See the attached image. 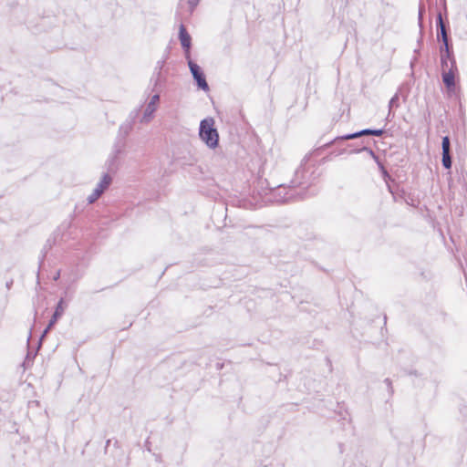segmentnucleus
Wrapping results in <instances>:
<instances>
[{
  "label": "nucleus",
  "instance_id": "1",
  "mask_svg": "<svg viewBox=\"0 0 467 467\" xmlns=\"http://www.w3.org/2000/svg\"><path fill=\"white\" fill-rule=\"evenodd\" d=\"M311 153L306 154L301 161L300 166L296 170L293 179L290 182V188H302L300 192H306V189L314 184L319 177L317 167L310 161Z\"/></svg>",
  "mask_w": 467,
  "mask_h": 467
},
{
  "label": "nucleus",
  "instance_id": "2",
  "mask_svg": "<svg viewBox=\"0 0 467 467\" xmlns=\"http://www.w3.org/2000/svg\"><path fill=\"white\" fill-rule=\"evenodd\" d=\"M437 40L441 42L439 51L441 57H449L454 56L453 46L450 37V27L443 20L442 14L438 12L436 16Z\"/></svg>",
  "mask_w": 467,
  "mask_h": 467
},
{
  "label": "nucleus",
  "instance_id": "3",
  "mask_svg": "<svg viewBox=\"0 0 467 467\" xmlns=\"http://www.w3.org/2000/svg\"><path fill=\"white\" fill-rule=\"evenodd\" d=\"M264 194L267 196L268 201L277 203L289 202L295 199L303 200L306 198V192H297L294 188H287L285 184H280L273 188L264 190Z\"/></svg>",
  "mask_w": 467,
  "mask_h": 467
},
{
  "label": "nucleus",
  "instance_id": "4",
  "mask_svg": "<svg viewBox=\"0 0 467 467\" xmlns=\"http://www.w3.org/2000/svg\"><path fill=\"white\" fill-rule=\"evenodd\" d=\"M199 137L210 149H215L219 146V133L214 127V119L212 117L201 120L199 126Z\"/></svg>",
  "mask_w": 467,
  "mask_h": 467
},
{
  "label": "nucleus",
  "instance_id": "5",
  "mask_svg": "<svg viewBox=\"0 0 467 467\" xmlns=\"http://www.w3.org/2000/svg\"><path fill=\"white\" fill-rule=\"evenodd\" d=\"M186 60L197 88L201 90L208 91L209 85L206 81V77L202 67L197 63H195L192 57L186 58Z\"/></svg>",
  "mask_w": 467,
  "mask_h": 467
},
{
  "label": "nucleus",
  "instance_id": "6",
  "mask_svg": "<svg viewBox=\"0 0 467 467\" xmlns=\"http://www.w3.org/2000/svg\"><path fill=\"white\" fill-rule=\"evenodd\" d=\"M112 182V177L109 173H104L100 182L97 184L93 192L87 198L88 203L96 202Z\"/></svg>",
  "mask_w": 467,
  "mask_h": 467
},
{
  "label": "nucleus",
  "instance_id": "7",
  "mask_svg": "<svg viewBox=\"0 0 467 467\" xmlns=\"http://www.w3.org/2000/svg\"><path fill=\"white\" fill-rule=\"evenodd\" d=\"M458 73L459 70L456 61H452V68H449L448 71L441 72L442 82L449 92L455 89V77L458 75Z\"/></svg>",
  "mask_w": 467,
  "mask_h": 467
},
{
  "label": "nucleus",
  "instance_id": "8",
  "mask_svg": "<svg viewBox=\"0 0 467 467\" xmlns=\"http://www.w3.org/2000/svg\"><path fill=\"white\" fill-rule=\"evenodd\" d=\"M179 39L182 48L183 49L185 58L191 57L192 37L183 24L180 25Z\"/></svg>",
  "mask_w": 467,
  "mask_h": 467
},
{
  "label": "nucleus",
  "instance_id": "9",
  "mask_svg": "<svg viewBox=\"0 0 467 467\" xmlns=\"http://www.w3.org/2000/svg\"><path fill=\"white\" fill-rule=\"evenodd\" d=\"M133 129V125L130 122H123L118 131V135L115 140V143L118 145V148H125L126 146V138L130 133Z\"/></svg>",
  "mask_w": 467,
  "mask_h": 467
},
{
  "label": "nucleus",
  "instance_id": "10",
  "mask_svg": "<svg viewBox=\"0 0 467 467\" xmlns=\"http://www.w3.org/2000/svg\"><path fill=\"white\" fill-rule=\"evenodd\" d=\"M124 148H118L117 144H114L113 150L109 157L106 165L108 166V171L111 173H115L118 170L117 161L119 155L122 153Z\"/></svg>",
  "mask_w": 467,
  "mask_h": 467
},
{
  "label": "nucleus",
  "instance_id": "11",
  "mask_svg": "<svg viewBox=\"0 0 467 467\" xmlns=\"http://www.w3.org/2000/svg\"><path fill=\"white\" fill-rule=\"evenodd\" d=\"M361 137H363L362 130H358V131H356V132H353V133H348V134H345V135H342V136H337L334 140H332L329 142L324 144L322 147L327 148V147H329L330 145H332L334 143H337L338 144L339 142H341L343 140H355V139H358V138H361Z\"/></svg>",
  "mask_w": 467,
  "mask_h": 467
},
{
  "label": "nucleus",
  "instance_id": "12",
  "mask_svg": "<svg viewBox=\"0 0 467 467\" xmlns=\"http://www.w3.org/2000/svg\"><path fill=\"white\" fill-rule=\"evenodd\" d=\"M160 100V94L157 92L151 98L150 102L147 105V108L144 111L142 120L148 121L149 118H150L153 112L156 110V104Z\"/></svg>",
  "mask_w": 467,
  "mask_h": 467
},
{
  "label": "nucleus",
  "instance_id": "13",
  "mask_svg": "<svg viewBox=\"0 0 467 467\" xmlns=\"http://www.w3.org/2000/svg\"><path fill=\"white\" fill-rule=\"evenodd\" d=\"M164 78L161 76V73L160 72H153L150 80V86L151 87V91L155 93L161 92V89L159 88L161 87L162 83L164 82Z\"/></svg>",
  "mask_w": 467,
  "mask_h": 467
},
{
  "label": "nucleus",
  "instance_id": "14",
  "mask_svg": "<svg viewBox=\"0 0 467 467\" xmlns=\"http://www.w3.org/2000/svg\"><path fill=\"white\" fill-rule=\"evenodd\" d=\"M53 244H54V241H52L51 239H47L46 244H44V246L41 250L39 260H38L39 267H38L37 275H39V270H40L42 265L44 264L47 254L49 252V250L52 248Z\"/></svg>",
  "mask_w": 467,
  "mask_h": 467
},
{
  "label": "nucleus",
  "instance_id": "15",
  "mask_svg": "<svg viewBox=\"0 0 467 467\" xmlns=\"http://www.w3.org/2000/svg\"><path fill=\"white\" fill-rule=\"evenodd\" d=\"M363 151H366L376 162H378L379 161V156L374 152V150L371 148L367 147V146L351 149L349 150V154H357V153H360Z\"/></svg>",
  "mask_w": 467,
  "mask_h": 467
},
{
  "label": "nucleus",
  "instance_id": "16",
  "mask_svg": "<svg viewBox=\"0 0 467 467\" xmlns=\"http://www.w3.org/2000/svg\"><path fill=\"white\" fill-rule=\"evenodd\" d=\"M441 164L446 170H451L452 166V156L451 151H441Z\"/></svg>",
  "mask_w": 467,
  "mask_h": 467
},
{
  "label": "nucleus",
  "instance_id": "17",
  "mask_svg": "<svg viewBox=\"0 0 467 467\" xmlns=\"http://www.w3.org/2000/svg\"><path fill=\"white\" fill-rule=\"evenodd\" d=\"M452 61H456L455 56L445 57H441V72L448 71L449 68H452Z\"/></svg>",
  "mask_w": 467,
  "mask_h": 467
},
{
  "label": "nucleus",
  "instance_id": "18",
  "mask_svg": "<svg viewBox=\"0 0 467 467\" xmlns=\"http://www.w3.org/2000/svg\"><path fill=\"white\" fill-rule=\"evenodd\" d=\"M38 348H39L37 347L36 350H31L28 348L27 354H26V358H25L24 363H23V366L25 367V368H26L30 365H32L33 360H34V358H36V356L37 354Z\"/></svg>",
  "mask_w": 467,
  "mask_h": 467
},
{
  "label": "nucleus",
  "instance_id": "19",
  "mask_svg": "<svg viewBox=\"0 0 467 467\" xmlns=\"http://www.w3.org/2000/svg\"><path fill=\"white\" fill-rule=\"evenodd\" d=\"M379 171H380V173L382 175V178L384 180V182L386 183H388L389 182H394V179L389 175V171H387V169L385 168V166L383 165V163L381 162V161L379 160L378 162H376Z\"/></svg>",
  "mask_w": 467,
  "mask_h": 467
},
{
  "label": "nucleus",
  "instance_id": "20",
  "mask_svg": "<svg viewBox=\"0 0 467 467\" xmlns=\"http://www.w3.org/2000/svg\"><path fill=\"white\" fill-rule=\"evenodd\" d=\"M400 88L394 94V96L390 99L389 102V116L391 115V110L393 108H399L400 107Z\"/></svg>",
  "mask_w": 467,
  "mask_h": 467
},
{
  "label": "nucleus",
  "instance_id": "21",
  "mask_svg": "<svg viewBox=\"0 0 467 467\" xmlns=\"http://www.w3.org/2000/svg\"><path fill=\"white\" fill-rule=\"evenodd\" d=\"M384 133H385V130L384 129H370V128H368V129L362 130L363 136H377V137H380Z\"/></svg>",
  "mask_w": 467,
  "mask_h": 467
},
{
  "label": "nucleus",
  "instance_id": "22",
  "mask_svg": "<svg viewBox=\"0 0 467 467\" xmlns=\"http://www.w3.org/2000/svg\"><path fill=\"white\" fill-rule=\"evenodd\" d=\"M425 13L424 4L420 1L419 5V13H418V24L419 27L423 29V16Z\"/></svg>",
  "mask_w": 467,
  "mask_h": 467
},
{
  "label": "nucleus",
  "instance_id": "23",
  "mask_svg": "<svg viewBox=\"0 0 467 467\" xmlns=\"http://www.w3.org/2000/svg\"><path fill=\"white\" fill-rule=\"evenodd\" d=\"M441 150L442 151H451V140H450L449 136L442 137Z\"/></svg>",
  "mask_w": 467,
  "mask_h": 467
},
{
  "label": "nucleus",
  "instance_id": "24",
  "mask_svg": "<svg viewBox=\"0 0 467 467\" xmlns=\"http://www.w3.org/2000/svg\"><path fill=\"white\" fill-rule=\"evenodd\" d=\"M67 307V302L63 297H61L59 299V301L57 302L55 310H57V312H60L61 314H64L65 309Z\"/></svg>",
  "mask_w": 467,
  "mask_h": 467
},
{
  "label": "nucleus",
  "instance_id": "25",
  "mask_svg": "<svg viewBox=\"0 0 467 467\" xmlns=\"http://www.w3.org/2000/svg\"><path fill=\"white\" fill-rule=\"evenodd\" d=\"M361 144H362V142H361V143H358V142H352V143H348V144H347V147H346V148L342 149V150L338 152V154L349 153V150H350L351 149L358 148V147H362L363 145H361Z\"/></svg>",
  "mask_w": 467,
  "mask_h": 467
},
{
  "label": "nucleus",
  "instance_id": "26",
  "mask_svg": "<svg viewBox=\"0 0 467 467\" xmlns=\"http://www.w3.org/2000/svg\"><path fill=\"white\" fill-rule=\"evenodd\" d=\"M139 114H140V109H133L130 113V115H129L128 119H126V121L127 122H130V124L134 125L137 118L139 117Z\"/></svg>",
  "mask_w": 467,
  "mask_h": 467
},
{
  "label": "nucleus",
  "instance_id": "27",
  "mask_svg": "<svg viewBox=\"0 0 467 467\" xmlns=\"http://www.w3.org/2000/svg\"><path fill=\"white\" fill-rule=\"evenodd\" d=\"M423 30H424V28L423 29L420 28V36H419V38L417 39L418 47L414 50L415 54H420V47L423 45V37H424Z\"/></svg>",
  "mask_w": 467,
  "mask_h": 467
},
{
  "label": "nucleus",
  "instance_id": "28",
  "mask_svg": "<svg viewBox=\"0 0 467 467\" xmlns=\"http://www.w3.org/2000/svg\"><path fill=\"white\" fill-rule=\"evenodd\" d=\"M391 182H389L387 184L388 191L392 194L393 198L396 199V195L400 194V192L404 193V190H400L399 187L397 189H394V187L390 184Z\"/></svg>",
  "mask_w": 467,
  "mask_h": 467
},
{
  "label": "nucleus",
  "instance_id": "29",
  "mask_svg": "<svg viewBox=\"0 0 467 467\" xmlns=\"http://www.w3.org/2000/svg\"><path fill=\"white\" fill-rule=\"evenodd\" d=\"M201 0H187L189 5L190 13L192 14L196 6L199 5Z\"/></svg>",
  "mask_w": 467,
  "mask_h": 467
},
{
  "label": "nucleus",
  "instance_id": "30",
  "mask_svg": "<svg viewBox=\"0 0 467 467\" xmlns=\"http://www.w3.org/2000/svg\"><path fill=\"white\" fill-rule=\"evenodd\" d=\"M384 383L387 385L389 394L392 395L394 392V389H393L392 381L390 380V379H389V378L385 379Z\"/></svg>",
  "mask_w": 467,
  "mask_h": 467
},
{
  "label": "nucleus",
  "instance_id": "31",
  "mask_svg": "<svg viewBox=\"0 0 467 467\" xmlns=\"http://www.w3.org/2000/svg\"><path fill=\"white\" fill-rule=\"evenodd\" d=\"M165 61L164 60H159L157 62V65L155 67L154 72H160L161 73L162 67L164 66Z\"/></svg>",
  "mask_w": 467,
  "mask_h": 467
},
{
  "label": "nucleus",
  "instance_id": "32",
  "mask_svg": "<svg viewBox=\"0 0 467 467\" xmlns=\"http://www.w3.org/2000/svg\"><path fill=\"white\" fill-rule=\"evenodd\" d=\"M407 374L410 375V376H415V377H420V374L416 369H410V370L407 371Z\"/></svg>",
  "mask_w": 467,
  "mask_h": 467
},
{
  "label": "nucleus",
  "instance_id": "33",
  "mask_svg": "<svg viewBox=\"0 0 467 467\" xmlns=\"http://www.w3.org/2000/svg\"><path fill=\"white\" fill-rule=\"evenodd\" d=\"M49 330H47V327L44 329V331L42 332L41 336H40V338L38 340V348H40L41 346V341L42 339L46 337V335L48 333Z\"/></svg>",
  "mask_w": 467,
  "mask_h": 467
},
{
  "label": "nucleus",
  "instance_id": "34",
  "mask_svg": "<svg viewBox=\"0 0 467 467\" xmlns=\"http://www.w3.org/2000/svg\"><path fill=\"white\" fill-rule=\"evenodd\" d=\"M56 322L52 321L51 319L48 321V324L47 326L46 327H47V330H50L54 326H55Z\"/></svg>",
  "mask_w": 467,
  "mask_h": 467
},
{
  "label": "nucleus",
  "instance_id": "35",
  "mask_svg": "<svg viewBox=\"0 0 467 467\" xmlns=\"http://www.w3.org/2000/svg\"><path fill=\"white\" fill-rule=\"evenodd\" d=\"M53 316L57 317L58 319L63 316L60 312H57V310L54 311Z\"/></svg>",
  "mask_w": 467,
  "mask_h": 467
},
{
  "label": "nucleus",
  "instance_id": "36",
  "mask_svg": "<svg viewBox=\"0 0 467 467\" xmlns=\"http://www.w3.org/2000/svg\"><path fill=\"white\" fill-rule=\"evenodd\" d=\"M12 285H13V280L12 279L7 281L6 284H5V286H6L7 289H10Z\"/></svg>",
  "mask_w": 467,
  "mask_h": 467
},
{
  "label": "nucleus",
  "instance_id": "37",
  "mask_svg": "<svg viewBox=\"0 0 467 467\" xmlns=\"http://www.w3.org/2000/svg\"><path fill=\"white\" fill-rule=\"evenodd\" d=\"M110 442H111V440H110V439H109V440H107V441H106L105 452H107L108 448H109V446Z\"/></svg>",
  "mask_w": 467,
  "mask_h": 467
},
{
  "label": "nucleus",
  "instance_id": "38",
  "mask_svg": "<svg viewBox=\"0 0 467 467\" xmlns=\"http://www.w3.org/2000/svg\"><path fill=\"white\" fill-rule=\"evenodd\" d=\"M59 277H60V271H57V272L56 273V275H54V278H53V279H54L55 281H57V280H58V279H59Z\"/></svg>",
  "mask_w": 467,
  "mask_h": 467
},
{
  "label": "nucleus",
  "instance_id": "39",
  "mask_svg": "<svg viewBox=\"0 0 467 467\" xmlns=\"http://www.w3.org/2000/svg\"><path fill=\"white\" fill-rule=\"evenodd\" d=\"M392 118H394V113H392V112H391V115H390V116H389V114L387 115V117H386V120H387V121H389Z\"/></svg>",
  "mask_w": 467,
  "mask_h": 467
},
{
  "label": "nucleus",
  "instance_id": "40",
  "mask_svg": "<svg viewBox=\"0 0 467 467\" xmlns=\"http://www.w3.org/2000/svg\"><path fill=\"white\" fill-rule=\"evenodd\" d=\"M50 319H51L52 321L56 322V323H57V320H58V318H57V317H54L53 315H52V317H51V318H50Z\"/></svg>",
  "mask_w": 467,
  "mask_h": 467
},
{
  "label": "nucleus",
  "instance_id": "41",
  "mask_svg": "<svg viewBox=\"0 0 467 467\" xmlns=\"http://www.w3.org/2000/svg\"><path fill=\"white\" fill-rule=\"evenodd\" d=\"M461 411H462V413H463V412H464V413H467V407H466V406H464V407L461 410Z\"/></svg>",
  "mask_w": 467,
  "mask_h": 467
},
{
  "label": "nucleus",
  "instance_id": "42",
  "mask_svg": "<svg viewBox=\"0 0 467 467\" xmlns=\"http://www.w3.org/2000/svg\"><path fill=\"white\" fill-rule=\"evenodd\" d=\"M114 445L119 446V441L117 440L115 441Z\"/></svg>",
  "mask_w": 467,
  "mask_h": 467
},
{
  "label": "nucleus",
  "instance_id": "43",
  "mask_svg": "<svg viewBox=\"0 0 467 467\" xmlns=\"http://www.w3.org/2000/svg\"><path fill=\"white\" fill-rule=\"evenodd\" d=\"M387 322V316H384V324L386 325Z\"/></svg>",
  "mask_w": 467,
  "mask_h": 467
},
{
  "label": "nucleus",
  "instance_id": "44",
  "mask_svg": "<svg viewBox=\"0 0 467 467\" xmlns=\"http://www.w3.org/2000/svg\"><path fill=\"white\" fill-rule=\"evenodd\" d=\"M340 452H343V445L340 444Z\"/></svg>",
  "mask_w": 467,
  "mask_h": 467
},
{
  "label": "nucleus",
  "instance_id": "45",
  "mask_svg": "<svg viewBox=\"0 0 467 467\" xmlns=\"http://www.w3.org/2000/svg\"><path fill=\"white\" fill-rule=\"evenodd\" d=\"M30 338H31V333L28 336L27 342H29Z\"/></svg>",
  "mask_w": 467,
  "mask_h": 467
}]
</instances>
